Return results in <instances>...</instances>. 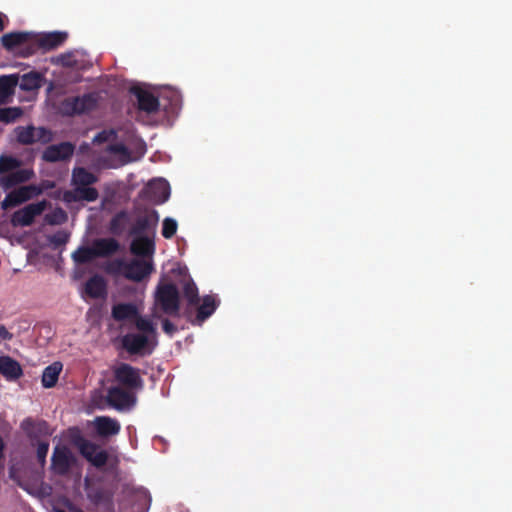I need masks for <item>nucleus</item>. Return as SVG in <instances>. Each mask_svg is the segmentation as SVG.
I'll list each match as a JSON object with an SVG mask.
<instances>
[{
	"mask_svg": "<svg viewBox=\"0 0 512 512\" xmlns=\"http://www.w3.org/2000/svg\"><path fill=\"white\" fill-rule=\"evenodd\" d=\"M128 221H129V216L126 211L122 210V211L116 213L110 221L109 229H110L111 233H113L115 235L122 234L126 228Z\"/></svg>",
	"mask_w": 512,
	"mask_h": 512,
	"instance_id": "nucleus-34",
	"label": "nucleus"
},
{
	"mask_svg": "<svg viewBox=\"0 0 512 512\" xmlns=\"http://www.w3.org/2000/svg\"><path fill=\"white\" fill-rule=\"evenodd\" d=\"M63 365L61 362H53L47 366L42 374V385L45 388H52L56 385Z\"/></svg>",
	"mask_w": 512,
	"mask_h": 512,
	"instance_id": "nucleus-30",
	"label": "nucleus"
},
{
	"mask_svg": "<svg viewBox=\"0 0 512 512\" xmlns=\"http://www.w3.org/2000/svg\"><path fill=\"white\" fill-rule=\"evenodd\" d=\"M154 236L140 235L135 236L130 244V251L133 255L146 258H152L155 253Z\"/></svg>",
	"mask_w": 512,
	"mask_h": 512,
	"instance_id": "nucleus-13",
	"label": "nucleus"
},
{
	"mask_svg": "<svg viewBox=\"0 0 512 512\" xmlns=\"http://www.w3.org/2000/svg\"><path fill=\"white\" fill-rule=\"evenodd\" d=\"M35 176L32 169H16L7 175L0 177V185L4 189L13 188L16 185L28 182Z\"/></svg>",
	"mask_w": 512,
	"mask_h": 512,
	"instance_id": "nucleus-18",
	"label": "nucleus"
},
{
	"mask_svg": "<svg viewBox=\"0 0 512 512\" xmlns=\"http://www.w3.org/2000/svg\"><path fill=\"white\" fill-rule=\"evenodd\" d=\"M98 182V177L84 167H75L72 171L71 184L76 186H92Z\"/></svg>",
	"mask_w": 512,
	"mask_h": 512,
	"instance_id": "nucleus-25",
	"label": "nucleus"
},
{
	"mask_svg": "<svg viewBox=\"0 0 512 512\" xmlns=\"http://www.w3.org/2000/svg\"><path fill=\"white\" fill-rule=\"evenodd\" d=\"M58 63L65 67H74L76 65V61L73 59L72 54H61L58 57Z\"/></svg>",
	"mask_w": 512,
	"mask_h": 512,
	"instance_id": "nucleus-45",
	"label": "nucleus"
},
{
	"mask_svg": "<svg viewBox=\"0 0 512 512\" xmlns=\"http://www.w3.org/2000/svg\"><path fill=\"white\" fill-rule=\"evenodd\" d=\"M93 504L102 509L103 512H112L114 509L113 493L105 488L98 487L88 493Z\"/></svg>",
	"mask_w": 512,
	"mask_h": 512,
	"instance_id": "nucleus-17",
	"label": "nucleus"
},
{
	"mask_svg": "<svg viewBox=\"0 0 512 512\" xmlns=\"http://www.w3.org/2000/svg\"><path fill=\"white\" fill-rule=\"evenodd\" d=\"M95 258L96 256L92 245L90 247L81 246L72 253V259L77 264H86L91 262Z\"/></svg>",
	"mask_w": 512,
	"mask_h": 512,
	"instance_id": "nucleus-35",
	"label": "nucleus"
},
{
	"mask_svg": "<svg viewBox=\"0 0 512 512\" xmlns=\"http://www.w3.org/2000/svg\"><path fill=\"white\" fill-rule=\"evenodd\" d=\"M158 222L159 214L156 210H145L144 214L136 218L129 234L132 236H140L146 233L147 235L151 234L154 236Z\"/></svg>",
	"mask_w": 512,
	"mask_h": 512,
	"instance_id": "nucleus-8",
	"label": "nucleus"
},
{
	"mask_svg": "<svg viewBox=\"0 0 512 512\" xmlns=\"http://www.w3.org/2000/svg\"><path fill=\"white\" fill-rule=\"evenodd\" d=\"M70 438L80 454L94 467L101 469L107 464L109 458L107 451L100 450L97 444L87 440L79 429H71Z\"/></svg>",
	"mask_w": 512,
	"mask_h": 512,
	"instance_id": "nucleus-2",
	"label": "nucleus"
},
{
	"mask_svg": "<svg viewBox=\"0 0 512 512\" xmlns=\"http://www.w3.org/2000/svg\"><path fill=\"white\" fill-rule=\"evenodd\" d=\"M21 428L31 439L51 434L49 424L45 420L35 421L31 418H26L22 421Z\"/></svg>",
	"mask_w": 512,
	"mask_h": 512,
	"instance_id": "nucleus-22",
	"label": "nucleus"
},
{
	"mask_svg": "<svg viewBox=\"0 0 512 512\" xmlns=\"http://www.w3.org/2000/svg\"><path fill=\"white\" fill-rule=\"evenodd\" d=\"M35 127L33 125L17 126L14 129L16 141L21 145H32L35 143L34 139Z\"/></svg>",
	"mask_w": 512,
	"mask_h": 512,
	"instance_id": "nucleus-33",
	"label": "nucleus"
},
{
	"mask_svg": "<svg viewBox=\"0 0 512 512\" xmlns=\"http://www.w3.org/2000/svg\"><path fill=\"white\" fill-rule=\"evenodd\" d=\"M152 271V262L144 259H132L130 262L116 259L107 267L108 273L122 275L126 279L135 282L142 281L144 278L148 277Z\"/></svg>",
	"mask_w": 512,
	"mask_h": 512,
	"instance_id": "nucleus-1",
	"label": "nucleus"
},
{
	"mask_svg": "<svg viewBox=\"0 0 512 512\" xmlns=\"http://www.w3.org/2000/svg\"><path fill=\"white\" fill-rule=\"evenodd\" d=\"M70 234L65 230H60L49 237V242L55 247L65 245L69 241Z\"/></svg>",
	"mask_w": 512,
	"mask_h": 512,
	"instance_id": "nucleus-39",
	"label": "nucleus"
},
{
	"mask_svg": "<svg viewBox=\"0 0 512 512\" xmlns=\"http://www.w3.org/2000/svg\"><path fill=\"white\" fill-rule=\"evenodd\" d=\"M44 189V186L36 184L20 186L6 195L4 200L1 202V208L6 210L8 208L19 206L22 203L41 195Z\"/></svg>",
	"mask_w": 512,
	"mask_h": 512,
	"instance_id": "nucleus-5",
	"label": "nucleus"
},
{
	"mask_svg": "<svg viewBox=\"0 0 512 512\" xmlns=\"http://www.w3.org/2000/svg\"><path fill=\"white\" fill-rule=\"evenodd\" d=\"M3 450H4V441L2 437L0 436V459L3 457Z\"/></svg>",
	"mask_w": 512,
	"mask_h": 512,
	"instance_id": "nucleus-49",
	"label": "nucleus"
},
{
	"mask_svg": "<svg viewBox=\"0 0 512 512\" xmlns=\"http://www.w3.org/2000/svg\"><path fill=\"white\" fill-rule=\"evenodd\" d=\"M177 232V222L172 218H165L162 224V236L166 239L172 238Z\"/></svg>",
	"mask_w": 512,
	"mask_h": 512,
	"instance_id": "nucleus-38",
	"label": "nucleus"
},
{
	"mask_svg": "<svg viewBox=\"0 0 512 512\" xmlns=\"http://www.w3.org/2000/svg\"><path fill=\"white\" fill-rule=\"evenodd\" d=\"M122 347L131 355L144 354L148 337L143 334L128 333L121 339Z\"/></svg>",
	"mask_w": 512,
	"mask_h": 512,
	"instance_id": "nucleus-16",
	"label": "nucleus"
},
{
	"mask_svg": "<svg viewBox=\"0 0 512 512\" xmlns=\"http://www.w3.org/2000/svg\"><path fill=\"white\" fill-rule=\"evenodd\" d=\"M47 207V201L42 200L37 203H31L15 211L11 216V224L14 227L30 226L37 216H40Z\"/></svg>",
	"mask_w": 512,
	"mask_h": 512,
	"instance_id": "nucleus-7",
	"label": "nucleus"
},
{
	"mask_svg": "<svg viewBox=\"0 0 512 512\" xmlns=\"http://www.w3.org/2000/svg\"><path fill=\"white\" fill-rule=\"evenodd\" d=\"M85 292L93 299L104 297L107 292L104 279L98 275L89 278L85 284Z\"/></svg>",
	"mask_w": 512,
	"mask_h": 512,
	"instance_id": "nucleus-27",
	"label": "nucleus"
},
{
	"mask_svg": "<svg viewBox=\"0 0 512 512\" xmlns=\"http://www.w3.org/2000/svg\"><path fill=\"white\" fill-rule=\"evenodd\" d=\"M155 305L164 314L178 316L180 311V295L177 286L173 283L159 284L155 292Z\"/></svg>",
	"mask_w": 512,
	"mask_h": 512,
	"instance_id": "nucleus-3",
	"label": "nucleus"
},
{
	"mask_svg": "<svg viewBox=\"0 0 512 512\" xmlns=\"http://www.w3.org/2000/svg\"><path fill=\"white\" fill-rule=\"evenodd\" d=\"M67 218L66 213L61 209H56L53 213L45 216V221L50 225L63 223Z\"/></svg>",
	"mask_w": 512,
	"mask_h": 512,
	"instance_id": "nucleus-40",
	"label": "nucleus"
},
{
	"mask_svg": "<svg viewBox=\"0 0 512 512\" xmlns=\"http://www.w3.org/2000/svg\"><path fill=\"white\" fill-rule=\"evenodd\" d=\"M0 338L6 341H10L13 339V334L10 333L2 324H0Z\"/></svg>",
	"mask_w": 512,
	"mask_h": 512,
	"instance_id": "nucleus-47",
	"label": "nucleus"
},
{
	"mask_svg": "<svg viewBox=\"0 0 512 512\" xmlns=\"http://www.w3.org/2000/svg\"><path fill=\"white\" fill-rule=\"evenodd\" d=\"M18 81L19 78L15 74L0 76V105L7 104L11 101Z\"/></svg>",
	"mask_w": 512,
	"mask_h": 512,
	"instance_id": "nucleus-23",
	"label": "nucleus"
},
{
	"mask_svg": "<svg viewBox=\"0 0 512 512\" xmlns=\"http://www.w3.org/2000/svg\"><path fill=\"white\" fill-rule=\"evenodd\" d=\"M107 401L116 410H127L135 405L136 396L129 389L114 386L108 389Z\"/></svg>",
	"mask_w": 512,
	"mask_h": 512,
	"instance_id": "nucleus-9",
	"label": "nucleus"
},
{
	"mask_svg": "<svg viewBox=\"0 0 512 512\" xmlns=\"http://www.w3.org/2000/svg\"><path fill=\"white\" fill-rule=\"evenodd\" d=\"M144 496L147 498L148 502L150 503L151 502V498L149 495H147L146 492H143Z\"/></svg>",
	"mask_w": 512,
	"mask_h": 512,
	"instance_id": "nucleus-50",
	"label": "nucleus"
},
{
	"mask_svg": "<svg viewBox=\"0 0 512 512\" xmlns=\"http://www.w3.org/2000/svg\"><path fill=\"white\" fill-rule=\"evenodd\" d=\"M97 96L94 93H87L82 96L67 97L61 103V110L64 114L80 115L94 110L97 106Z\"/></svg>",
	"mask_w": 512,
	"mask_h": 512,
	"instance_id": "nucleus-4",
	"label": "nucleus"
},
{
	"mask_svg": "<svg viewBox=\"0 0 512 512\" xmlns=\"http://www.w3.org/2000/svg\"><path fill=\"white\" fill-rule=\"evenodd\" d=\"M131 93L137 98L138 109L140 111L146 112L147 114H153L159 111L160 102L153 93L140 87H132Z\"/></svg>",
	"mask_w": 512,
	"mask_h": 512,
	"instance_id": "nucleus-12",
	"label": "nucleus"
},
{
	"mask_svg": "<svg viewBox=\"0 0 512 512\" xmlns=\"http://www.w3.org/2000/svg\"><path fill=\"white\" fill-rule=\"evenodd\" d=\"M67 38V32L54 31L41 35L38 39V45L44 50H53L63 45Z\"/></svg>",
	"mask_w": 512,
	"mask_h": 512,
	"instance_id": "nucleus-24",
	"label": "nucleus"
},
{
	"mask_svg": "<svg viewBox=\"0 0 512 512\" xmlns=\"http://www.w3.org/2000/svg\"><path fill=\"white\" fill-rule=\"evenodd\" d=\"M48 450H49V443L48 442H39L38 443L36 453H37L38 462L41 465H44V463L46 462V457H47V454H48Z\"/></svg>",
	"mask_w": 512,
	"mask_h": 512,
	"instance_id": "nucleus-44",
	"label": "nucleus"
},
{
	"mask_svg": "<svg viewBox=\"0 0 512 512\" xmlns=\"http://www.w3.org/2000/svg\"><path fill=\"white\" fill-rule=\"evenodd\" d=\"M23 115L21 107L0 108V122L5 124L13 123Z\"/></svg>",
	"mask_w": 512,
	"mask_h": 512,
	"instance_id": "nucleus-36",
	"label": "nucleus"
},
{
	"mask_svg": "<svg viewBox=\"0 0 512 512\" xmlns=\"http://www.w3.org/2000/svg\"><path fill=\"white\" fill-rule=\"evenodd\" d=\"M151 197L158 203H164L170 196L169 185L166 181H152L148 184Z\"/></svg>",
	"mask_w": 512,
	"mask_h": 512,
	"instance_id": "nucleus-29",
	"label": "nucleus"
},
{
	"mask_svg": "<svg viewBox=\"0 0 512 512\" xmlns=\"http://www.w3.org/2000/svg\"><path fill=\"white\" fill-rule=\"evenodd\" d=\"M5 21L8 22L7 16L0 12V32H2L6 27Z\"/></svg>",
	"mask_w": 512,
	"mask_h": 512,
	"instance_id": "nucleus-48",
	"label": "nucleus"
},
{
	"mask_svg": "<svg viewBox=\"0 0 512 512\" xmlns=\"http://www.w3.org/2000/svg\"><path fill=\"white\" fill-rule=\"evenodd\" d=\"M162 329L170 336H172L177 330L176 326L169 319H164L162 321Z\"/></svg>",
	"mask_w": 512,
	"mask_h": 512,
	"instance_id": "nucleus-46",
	"label": "nucleus"
},
{
	"mask_svg": "<svg viewBox=\"0 0 512 512\" xmlns=\"http://www.w3.org/2000/svg\"><path fill=\"white\" fill-rule=\"evenodd\" d=\"M98 197V190L91 186H76L73 190L64 193V200L66 202H94Z\"/></svg>",
	"mask_w": 512,
	"mask_h": 512,
	"instance_id": "nucleus-15",
	"label": "nucleus"
},
{
	"mask_svg": "<svg viewBox=\"0 0 512 512\" xmlns=\"http://www.w3.org/2000/svg\"><path fill=\"white\" fill-rule=\"evenodd\" d=\"M134 320H135L136 328L139 331H142L145 333H154L155 332V327L150 320L139 316V314L137 315L136 318H134Z\"/></svg>",
	"mask_w": 512,
	"mask_h": 512,
	"instance_id": "nucleus-41",
	"label": "nucleus"
},
{
	"mask_svg": "<svg viewBox=\"0 0 512 512\" xmlns=\"http://www.w3.org/2000/svg\"><path fill=\"white\" fill-rule=\"evenodd\" d=\"M21 166V161L13 156H0V174L10 173Z\"/></svg>",
	"mask_w": 512,
	"mask_h": 512,
	"instance_id": "nucleus-37",
	"label": "nucleus"
},
{
	"mask_svg": "<svg viewBox=\"0 0 512 512\" xmlns=\"http://www.w3.org/2000/svg\"><path fill=\"white\" fill-rule=\"evenodd\" d=\"M109 151L113 154H118L123 157L126 163L132 160L129 149L122 143L110 145Z\"/></svg>",
	"mask_w": 512,
	"mask_h": 512,
	"instance_id": "nucleus-42",
	"label": "nucleus"
},
{
	"mask_svg": "<svg viewBox=\"0 0 512 512\" xmlns=\"http://www.w3.org/2000/svg\"><path fill=\"white\" fill-rule=\"evenodd\" d=\"M43 77L39 72H29L20 78L19 87L23 91H34L41 87Z\"/></svg>",
	"mask_w": 512,
	"mask_h": 512,
	"instance_id": "nucleus-32",
	"label": "nucleus"
},
{
	"mask_svg": "<svg viewBox=\"0 0 512 512\" xmlns=\"http://www.w3.org/2000/svg\"><path fill=\"white\" fill-rule=\"evenodd\" d=\"M182 292L183 297L187 301L188 307H195L199 304L200 297L198 288L190 277L184 279Z\"/></svg>",
	"mask_w": 512,
	"mask_h": 512,
	"instance_id": "nucleus-31",
	"label": "nucleus"
},
{
	"mask_svg": "<svg viewBox=\"0 0 512 512\" xmlns=\"http://www.w3.org/2000/svg\"><path fill=\"white\" fill-rule=\"evenodd\" d=\"M74 150L75 146L70 142L50 145L44 150L42 159L49 163L65 161L72 157Z\"/></svg>",
	"mask_w": 512,
	"mask_h": 512,
	"instance_id": "nucleus-11",
	"label": "nucleus"
},
{
	"mask_svg": "<svg viewBox=\"0 0 512 512\" xmlns=\"http://www.w3.org/2000/svg\"><path fill=\"white\" fill-rule=\"evenodd\" d=\"M94 427L100 437L117 435L121 429L120 423L109 416H97L94 419Z\"/></svg>",
	"mask_w": 512,
	"mask_h": 512,
	"instance_id": "nucleus-19",
	"label": "nucleus"
},
{
	"mask_svg": "<svg viewBox=\"0 0 512 512\" xmlns=\"http://www.w3.org/2000/svg\"><path fill=\"white\" fill-rule=\"evenodd\" d=\"M200 301L201 303L199 302L197 305L195 319L192 320L195 325H201L207 320L216 311L220 303L213 295H205L200 298Z\"/></svg>",
	"mask_w": 512,
	"mask_h": 512,
	"instance_id": "nucleus-14",
	"label": "nucleus"
},
{
	"mask_svg": "<svg viewBox=\"0 0 512 512\" xmlns=\"http://www.w3.org/2000/svg\"><path fill=\"white\" fill-rule=\"evenodd\" d=\"M34 139L35 143L41 142L46 144L52 140V133L45 127H35Z\"/></svg>",
	"mask_w": 512,
	"mask_h": 512,
	"instance_id": "nucleus-43",
	"label": "nucleus"
},
{
	"mask_svg": "<svg viewBox=\"0 0 512 512\" xmlns=\"http://www.w3.org/2000/svg\"><path fill=\"white\" fill-rule=\"evenodd\" d=\"M75 462V457L66 446H56L51 457V468L58 475H65Z\"/></svg>",
	"mask_w": 512,
	"mask_h": 512,
	"instance_id": "nucleus-10",
	"label": "nucleus"
},
{
	"mask_svg": "<svg viewBox=\"0 0 512 512\" xmlns=\"http://www.w3.org/2000/svg\"><path fill=\"white\" fill-rule=\"evenodd\" d=\"M115 380L129 390H142L144 381L140 375V370L127 363H120L114 369Z\"/></svg>",
	"mask_w": 512,
	"mask_h": 512,
	"instance_id": "nucleus-6",
	"label": "nucleus"
},
{
	"mask_svg": "<svg viewBox=\"0 0 512 512\" xmlns=\"http://www.w3.org/2000/svg\"><path fill=\"white\" fill-rule=\"evenodd\" d=\"M29 39V34L25 32H10L1 37V44L7 51H14L16 48L25 44Z\"/></svg>",
	"mask_w": 512,
	"mask_h": 512,
	"instance_id": "nucleus-28",
	"label": "nucleus"
},
{
	"mask_svg": "<svg viewBox=\"0 0 512 512\" xmlns=\"http://www.w3.org/2000/svg\"><path fill=\"white\" fill-rule=\"evenodd\" d=\"M0 374L9 381H15L22 377L23 369L20 363L10 356H0Z\"/></svg>",
	"mask_w": 512,
	"mask_h": 512,
	"instance_id": "nucleus-21",
	"label": "nucleus"
},
{
	"mask_svg": "<svg viewBox=\"0 0 512 512\" xmlns=\"http://www.w3.org/2000/svg\"><path fill=\"white\" fill-rule=\"evenodd\" d=\"M138 315V309L133 303H118L112 307V317L116 321L133 320Z\"/></svg>",
	"mask_w": 512,
	"mask_h": 512,
	"instance_id": "nucleus-26",
	"label": "nucleus"
},
{
	"mask_svg": "<svg viewBox=\"0 0 512 512\" xmlns=\"http://www.w3.org/2000/svg\"><path fill=\"white\" fill-rule=\"evenodd\" d=\"M96 258L110 257L120 249L119 242L114 238H98L92 242Z\"/></svg>",
	"mask_w": 512,
	"mask_h": 512,
	"instance_id": "nucleus-20",
	"label": "nucleus"
}]
</instances>
